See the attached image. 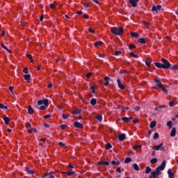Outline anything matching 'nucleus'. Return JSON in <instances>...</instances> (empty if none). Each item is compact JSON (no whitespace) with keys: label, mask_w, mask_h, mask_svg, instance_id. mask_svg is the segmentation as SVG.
Instances as JSON below:
<instances>
[{"label":"nucleus","mask_w":178,"mask_h":178,"mask_svg":"<svg viewBox=\"0 0 178 178\" xmlns=\"http://www.w3.org/2000/svg\"><path fill=\"white\" fill-rule=\"evenodd\" d=\"M165 166H166V161H163L161 165H159L155 171L152 172V175L149 178H158V177L161 175V171L165 169Z\"/></svg>","instance_id":"nucleus-1"},{"label":"nucleus","mask_w":178,"mask_h":178,"mask_svg":"<svg viewBox=\"0 0 178 178\" xmlns=\"http://www.w3.org/2000/svg\"><path fill=\"white\" fill-rule=\"evenodd\" d=\"M161 62L163 63L162 64L159 63H154L155 66L159 67V69H169L170 68V66H172L170 63L165 58H161Z\"/></svg>","instance_id":"nucleus-2"},{"label":"nucleus","mask_w":178,"mask_h":178,"mask_svg":"<svg viewBox=\"0 0 178 178\" xmlns=\"http://www.w3.org/2000/svg\"><path fill=\"white\" fill-rule=\"evenodd\" d=\"M111 31L115 35H122V34H123V29L120 27H118V28L112 27L111 29Z\"/></svg>","instance_id":"nucleus-3"},{"label":"nucleus","mask_w":178,"mask_h":178,"mask_svg":"<svg viewBox=\"0 0 178 178\" xmlns=\"http://www.w3.org/2000/svg\"><path fill=\"white\" fill-rule=\"evenodd\" d=\"M42 104H44L45 106H48L49 104V101L47 99H44V100H39L38 102V105H42Z\"/></svg>","instance_id":"nucleus-4"},{"label":"nucleus","mask_w":178,"mask_h":178,"mask_svg":"<svg viewBox=\"0 0 178 178\" xmlns=\"http://www.w3.org/2000/svg\"><path fill=\"white\" fill-rule=\"evenodd\" d=\"M161 9H162V6L161 5L153 6L152 8V10L153 12H156V13H158V10H161Z\"/></svg>","instance_id":"nucleus-5"},{"label":"nucleus","mask_w":178,"mask_h":178,"mask_svg":"<svg viewBox=\"0 0 178 178\" xmlns=\"http://www.w3.org/2000/svg\"><path fill=\"white\" fill-rule=\"evenodd\" d=\"M162 145H163V143H161V144L159 145L153 146V147H152V149H155V151H159V149H161H161L164 150V148L162 147Z\"/></svg>","instance_id":"nucleus-6"},{"label":"nucleus","mask_w":178,"mask_h":178,"mask_svg":"<svg viewBox=\"0 0 178 178\" xmlns=\"http://www.w3.org/2000/svg\"><path fill=\"white\" fill-rule=\"evenodd\" d=\"M74 126L76 127V129H83V124L79 122H75Z\"/></svg>","instance_id":"nucleus-7"},{"label":"nucleus","mask_w":178,"mask_h":178,"mask_svg":"<svg viewBox=\"0 0 178 178\" xmlns=\"http://www.w3.org/2000/svg\"><path fill=\"white\" fill-rule=\"evenodd\" d=\"M118 140L120 141H124V140H126V134H120L118 136Z\"/></svg>","instance_id":"nucleus-8"},{"label":"nucleus","mask_w":178,"mask_h":178,"mask_svg":"<svg viewBox=\"0 0 178 178\" xmlns=\"http://www.w3.org/2000/svg\"><path fill=\"white\" fill-rule=\"evenodd\" d=\"M117 83L118 84L119 88H120L121 90H124V85L122 83V81H120V79H118Z\"/></svg>","instance_id":"nucleus-9"},{"label":"nucleus","mask_w":178,"mask_h":178,"mask_svg":"<svg viewBox=\"0 0 178 178\" xmlns=\"http://www.w3.org/2000/svg\"><path fill=\"white\" fill-rule=\"evenodd\" d=\"M154 81L156 83V87H159V88H161V87H162L163 86V84H162V83H161V80L156 79H154Z\"/></svg>","instance_id":"nucleus-10"},{"label":"nucleus","mask_w":178,"mask_h":178,"mask_svg":"<svg viewBox=\"0 0 178 178\" xmlns=\"http://www.w3.org/2000/svg\"><path fill=\"white\" fill-rule=\"evenodd\" d=\"M54 175H55V172L54 171H51L50 172H46V176H49V178H55Z\"/></svg>","instance_id":"nucleus-11"},{"label":"nucleus","mask_w":178,"mask_h":178,"mask_svg":"<svg viewBox=\"0 0 178 178\" xmlns=\"http://www.w3.org/2000/svg\"><path fill=\"white\" fill-rule=\"evenodd\" d=\"M104 86H108L109 84V81H111V77L109 76H105L104 77Z\"/></svg>","instance_id":"nucleus-12"},{"label":"nucleus","mask_w":178,"mask_h":178,"mask_svg":"<svg viewBox=\"0 0 178 178\" xmlns=\"http://www.w3.org/2000/svg\"><path fill=\"white\" fill-rule=\"evenodd\" d=\"M168 175L169 178H175V174L173 172H172V170L169 169L168 170Z\"/></svg>","instance_id":"nucleus-13"},{"label":"nucleus","mask_w":178,"mask_h":178,"mask_svg":"<svg viewBox=\"0 0 178 178\" xmlns=\"http://www.w3.org/2000/svg\"><path fill=\"white\" fill-rule=\"evenodd\" d=\"M129 3H131L132 6L136 8L137 6V0H129Z\"/></svg>","instance_id":"nucleus-14"},{"label":"nucleus","mask_w":178,"mask_h":178,"mask_svg":"<svg viewBox=\"0 0 178 178\" xmlns=\"http://www.w3.org/2000/svg\"><path fill=\"white\" fill-rule=\"evenodd\" d=\"M28 113H29V115H33L34 113V110L33 109L31 106H28Z\"/></svg>","instance_id":"nucleus-15"},{"label":"nucleus","mask_w":178,"mask_h":178,"mask_svg":"<svg viewBox=\"0 0 178 178\" xmlns=\"http://www.w3.org/2000/svg\"><path fill=\"white\" fill-rule=\"evenodd\" d=\"M1 47H2V48H3V49H5L6 51H7V52H9V54H12V51L8 49V47H7L6 46H5V44H3V42H1Z\"/></svg>","instance_id":"nucleus-16"},{"label":"nucleus","mask_w":178,"mask_h":178,"mask_svg":"<svg viewBox=\"0 0 178 178\" xmlns=\"http://www.w3.org/2000/svg\"><path fill=\"white\" fill-rule=\"evenodd\" d=\"M175 136H176V128L173 127L170 133V136L175 137Z\"/></svg>","instance_id":"nucleus-17"},{"label":"nucleus","mask_w":178,"mask_h":178,"mask_svg":"<svg viewBox=\"0 0 178 178\" xmlns=\"http://www.w3.org/2000/svg\"><path fill=\"white\" fill-rule=\"evenodd\" d=\"M98 165H106V166H109V161H99Z\"/></svg>","instance_id":"nucleus-18"},{"label":"nucleus","mask_w":178,"mask_h":178,"mask_svg":"<svg viewBox=\"0 0 178 178\" xmlns=\"http://www.w3.org/2000/svg\"><path fill=\"white\" fill-rule=\"evenodd\" d=\"M26 172H27V173H29L30 175H34V170H30L29 167H26Z\"/></svg>","instance_id":"nucleus-19"},{"label":"nucleus","mask_w":178,"mask_h":178,"mask_svg":"<svg viewBox=\"0 0 178 178\" xmlns=\"http://www.w3.org/2000/svg\"><path fill=\"white\" fill-rule=\"evenodd\" d=\"M155 126H156V121H152L150 123L149 127H150V129H154V127H155Z\"/></svg>","instance_id":"nucleus-20"},{"label":"nucleus","mask_w":178,"mask_h":178,"mask_svg":"<svg viewBox=\"0 0 178 178\" xmlns=\"http://www.w3.org/2000/svg\"><path fill=\"white\" fill-rule=\"evenodd\" d=\"M151 62H152L151 58H147L145 60V63H146L147 66H148L149 67V66H151Z\"/></svg>","instance_id":"nucleus-21"},{"label":"nucleus","mask_w":178,"mask_h":178,"mask_svg":"<svg viewBox=\"0 0 178 178\" xmlns=\"http://www.w3.org/2000/svg\"><path fill=\"white\" fill-rule=\"evenodd\" d=\"M31 76L30 74H25L24 76V79L26 80L27 81H29L31 80Z\"/></svg>","instance_id":"nucleus-22"},{"label":"nucleus","mask_w":178,"mask_h":178,"mask_svg":"<svg viewBox=\"0 0 178 178\" xmlns=\"http://www.w3.org/2000/svg\"><path fill=\"white\" fill-rule=\"evenodd\" d=\"M131 36L134 37L135 38H138V37H140V35L137 33L132 32L131 33Z\"/></svg>","instance_id":"nucleus-23"},{"label":"nucleus","mask_w":178,"mask_h":178,"mask_svg":"<svg viewBox=\"0 0 178 178\" xmlns=\"http://www.w3.org/2000/svg\"><path fill=\"white\" fill-rule=\"evenodd\" d=\"M62 118L64 120H66V119H69V118H70V114H63Z\"/></svg>","instance_id":"nucleus-24"},{"label":"nucleus","mask_w":178,"mask_h":178,"mask_svg":"<svg viewBox=\"0 0 178 178\" xmlns=\"http://www.w3.org/2000/svg\"><path fill=\"white\" fill-rule=\"evenodd\" d=\"M63 175H67V176H73L76 172H62Z\"/></svg>","instance_id":"nucleus-25"},{"label":"nucleus","mask_w":178,"mask_h":178,"mask_svg":"<svg viewBox=\"0 0 178 178\" xmlns=\"http://www.w3.org/2000/svg\"><path fill=\"white\" fill-rule=\"evenodd\" d=\"M133 168L134 169H135V170H136L137 172H138V170H140V167H138V164L137 163H134L133 165Z\"/></svg>","instance_id":"nucleus-26"},{"label":"nucleus","mask_w":178,"mask_h":178,"mask_svg":"<svg viewBox=\"0 0 178 178\" xmlns=\"http://www.w3.org/2000/svg\"><path fill=\"white\" fill-rule=\"evenodd\" d=\"M166 106L165 105H161L159 106H157L154 108V111H159V109H162L163 108H165Z\"/></svg>","instance_id":"nucleus-27"},{"label":"nucleus","mask_w":178,"mask_h":178,"mask_svg":"<svg viewBox=\"0 0 178 178\" xmlns=\"http://www.w3.org/2000/svg\"><path fill=\"white\" fill-rule=\"evenodd\" d=\"M170 70H177L178 69V65H172V67H170Z\"/></svg>","instance_id":"nucleus-28"},{"label":"nucleus","mask_w":178,"mask_h":178,"mask_svg":"<svg viewBox=\"0 0 178 178\" xmlns=\"http://www.w3.org/2000/svg\"><path fill=\"white\" fill-rule=\"evenodd\" d=\"M72 113H76V115H79V113H81V109L77 108L76 110L74 111Z\"/></svg>","instance_id":"nucleus-29"},{"label":"nucleus","mask_w":178,"mask_h":178,"mask_svg":"<svg viewBox=\"0 0 178 178\" xmlns=\"http://www.w3.org/2000/svg\"><path fill=\"white\" fill-rule=\"evenodd\" d=\"M90 104L91 105L94 106V105H97V99H92L90 100Z\"/></svg>","instance_id":"nucleus-30"},{"label":"nucleus","mask_w":178,"mask_h":178,"mask_svg":"<svg viewBox=\"0 0 178 178\" xmlns=\"http://www.w3.org/2000/svg\"><path fill=\"white\" fill-rule=\"evenodd\" d=\"M138 42L140 43V44H145V39L144 38H139L138 40Z\"/></svg>","instance_id":"nucleus-31"},{"label":"nucleus","mask_w":178,"mask_h":178,"mask_svg":"<svg viewBox=\"0 0 178 178\" xmlns=\"http://www.w3.org/2000/svg\"><path fill=\"white\" fill-rule=\"evenodd\" d=\"M102 44H104V42H102V41H97V42H96L95 43V47H98L99 45H102Z\"/></svg>","instance_id":"nucleus-32"},{"label":"nucleus","mask_w":178,"mask_h":178,"mask_svg":"<svg viewBox=\"0 0 178 178\" xmlns=\"http://www.w3.org/2000/svg\"><path fill=\"white\" fill-rule=\"evenodd\" d=\"M158 162V159L157 158H154L150 161V163H156Z\"/></svg>","instance_id":"nucleus-33"},{"label":"nucleus","mask_w":178,"mask_h":178,"mask_svg":"<svg viewBox=\"0 0 178 178\" xmlns=\"http://www.w3.org/2000/svg\"><path fill=\"white\" fill-rule=\"evenodd\" d=\"M3 120H4V122H5V123H6V124H9V118H8V117H4L3 118Z\"/></svg>","instance_id":"nucleus-34"},{"label":"nucleus","mask_w":178,"mask_h":178,"mask_svg":"<svg viewBox=\"0 0 178 178\" xmlns=\"http://www.w3.org/2000/svg\"><path fill=\"white\" fill-rule=\"evenodd\" d=\"M160 88H161L162 91L164 92L165 94H168V89H166V88H165L163 85Z\"/></svg>","instance_id":"nucleus-35"},{"label":"nucleus","mask_w":178,"mask_h":178,"mask_svg":"<svg viewBox=\"0 0 178 178\" xmlns=\"http://www.w3.org/2000/svg\"><path fill=\"white\" fill-rule=\"evenodd\" d=\"M121 120H122L123 122H125L126 123L130 122V120H129V118H127V117L122 118Z\"/></svg>","instance_id":"nucleus-36"},{"label":"nucleus","mask_w":178,"mask_h":178,"mask_svg":"<svg viewBox=\"0 0 178 178\" xmlns=\"http://www.w3.org/2000/svg\"><path fill=\"white\" fill-rule=\"evenodd\" d=\"M96 119H97L99 122H102V115H97Z\"/></svg>","instance_id":"nucleus-37"},{"label":"nucleus","mask_w":178,"mask_h":178,"mask_svg":"<svg viewBox=\"0 0 178 178\" xmlns=\"http://www.w3.org/2000/svg\"><path fill=\"white\" fill-rule=\"evenodd\" d=\"M129 162H131V158L127 157L124 160V163H129Z\"/></svg>","instance_id":"nucleus-38"},{"label":"nucleus","mask_w":178,"mask_h":178,"mask_svg":"<svg viewBox=\"0 0 178 178\" xmlns=\"http://www.w3.org/2000/svg\"><path fill=\"white\" fill-rule=\"evenodd\" d=\"M32 131L37 133V129H35V128H31V129H28V133H32Z\"/></svg>","instance_id":"nucleus-39"},{"label":"nucleus","mask_w":178,"mask_h":178,"mask_svg":"<svg viewBox=\"0 0 178 178\" xmlns=\"http://www.w3.org/2000/svg\"><path fill=\"white\" fill-rule=\"evenodd\" d=\"M167 126H168L169 129H172V121H168L167 122Z\"/></svg>","instance_id":"nucleus-40"},{"label":"nucleus","mask_w":178,"mask_h":178,"mask_svg":"<svg viewBox=\"0 0 178 178\" xmlns=\"http://www.w3.org/2000/svg\"><path fill=\"white\" fill-rule=\"evenodd\" d=\"M111 148H112V145H111V143H107L106 145V149H111Z\"/></svg>","instance_id":"nucleus-41"},{"label":"nucleus","mask_w":178,"mask_h":178,"mask_svg":"<svg viewBox=\"0 0 178 178\" xmlns=\"http://www.w3.org/2000/svg\"><path fill=\"white\" fill-rule=\"evenodd\" d=\"M141 145H138L137 146H134L133 147V149H135L136 151H137V152H138V150L137 149V148H141Z\"/></svg>","instance_id":"nucleus-42"},{"label":"nucleus","mask_w":178,"mask_h":178,"mask_svg":"<svg viewBox=\"0 0 178 178\" xmlns=\"http://www.w3.org/2000/svg\"><path fill=\"white\" fill-rule=\"evenodd\" d=\"M129 55H130L131 56H132L133 58H138V56L137 54H135L133 53V52H131V53L129 54Z\"/></svg>","instance_id":"nucleus-43"},{"label":"nucleus","mask_w":178,"mask_h":178,"mask_svg":"<svg viewBox=\"0 0 178 178\" xmlns=\"http://www.w3.org/2000/svg\"><path fill=\"white\" fill-rule=\"evenodd\" d=\"M149 172H151V168H149V167H147L146 168V170H145V173L147 174V175H148V173H149Z\"/></svg>","instance_id":"nucleus-44"},{"label":"nucleus","mask_w":178,"mask_h":178,"mask_svg":"<svg viewBox=\"0 0 178 178\" xmlns=\"http://www.w3.org/2000/svg\"><path fill=\"white\" fill-rule=\"evenodd\" d=\"M119 55H122V51H117L115 53V56H119Z\"/></svg>","instance_id":"nucleus-45"},{"label":"nucleus","mask_w":178,"mask_h":178,"mask_svg":"<svg viewBox=\"0 0 178 178\" xmlns=\"http://www.w3.org/2000/svg\"><path fill=\"white\" fill-rule=\"evenodd\" d=\"M154 140L159 138V134L157 132L154 133Z\"/></svg>","instance_id":"nucleus-46"},{"label":"nucleus","mask_w":178,"mask_h":178,"mask_svg":"<svg viewBox=\"0 0 178 178\" xmlns=\"http://www.w3.org/2000/svg\"><path fill=\"white\" fill-rule=\"evenodd\" d=\"M26 127L29 130V129H31V124H30V123H29V122H26Z\"/></svg>","instance_id":"nucleus-47"},{"label":"nucleus","mask_w":178,"mask_h":178,"mask_svg":"<svg viewBox=\"0 0 178 178\" xmlns=\"http://www.w3.org/2000/svg\"><path fill=\"white\" fill-rule=\"evenodd\" d=\"M90 90H92L93 94H95V86H90Z\"/></svg>","instance_id":"nucleus-48"},{"label":"nucleus","mask_w":178,"mask_h":178,"mask_svg":"<svg viewBox=\"0 0 178 178\" xmlns=\"http://www.w3.org/2000/svg\"><path fill=\"white\" fill-rule=\"evenodd\" d=\"M169 106H175V102L170 101V102H169Z\"/></svg>","instance_id":"nucleus-49"},{"label":"nucleus","mask_w":178,"mask_h":178,"mask_svg":"<svg viewBox=\"0 0 178 178\" xmlns=\"http://www.w3.org/2000/svg\"><path fill=\"white\" fill-rule=\"evenodd\" d=\"M24 73H26L27 74V73H29V68L28 67H25L23 70Z\"/></svg>","instance_id":"nucleus-50"},{"label":"nucleus","mask_w":178,"mask_h":178,"mask_svg":"<svg viewBox=\"0 0 178 178\" xmlns=\"http://www.w3.org/2000/svg\"><path fill=\"white\" fill-rule=\"evenodd\" d=\"M60 127H61L62 130H65V129H66V127H67V125L62 124V125H60Z\"/></svg>","instance_id":"nucleus-51"},{"label":"nucleus","mask_w":178,"mask_h":178,"mask_svg":"<svg viewBox=\"0 0 178 178\" xmlns=\"http://www.w3.org/2000/svg\"><path fill=\"white\" fill-rule=\"evenodd\" d=\"M55 6H56V4H55V3L50 4V8H51V9H54Z\"/></svg>","instance_id":"nucleus-52"},{"label":"nucleus","mask_w":178,"mask_h":178,"mask_svg":"<svg viewBox=\"0 0 178 178\" xmlns=\"http://www.w3.org/2000/svg\"><path fill=\"white\" fill-rule=\"evenodd\" d=\"M116 172H118V173H122L121 168H120V167H118V168L116 169Z\"/></svg>","instance_id":"nucleus-53"},{"label":"nucleus","mask_w":178,"mask_h":178,"mask_svg":"<svg viewBox=\"0 0 178 178\" xmlns=\"http://www.w3.org/2000/svg\"><path fill=\"white\" fill-rule=\"evenodd\" d=\"M40 111H45V109H47V108L45 107V106H41L40 107Z\"/></svg>","instance_id":"nucleus-54"},{"label":"nucleus","mask_w":178,"mask_h":178,"mask_svg":"<svg viewBox=\"0 0 178 178\" xmlns=\"http://www.w3.org/2000/svg\"><path fill=\"white\" fill-rule=\"evenodd\" d=\"M129 49H133V48H136V45L134 44H129Z\"/></svg>","instance_id":"nucleus-55"},{"label":"nucleus","mask_w":178,"mask_h":178,"mask_svg":"<svg viewBox=\"0 0 178 178\" xmlns=\"http://www.w3.org/2000/svg\"><path fill=\"white\" fill-rule=\"evenodd\" d=\"M88 31H90V33H95V31L94 29H92V28H89Z\"/></svg>","instance_id":"nucleus-56"},{"label":"nucleus","mask_w":178,"mask_h":178,"mask_svg":"<svg viewBox=\"0 0 178 178\" xmlns=\"http://www.w3.org/2000/svg\"><path fill=\"white\" fill-rule=\"evenodd\" d=\"M91 74H92L91 72H88V73L86 74V77H88V79H90V77H91Z\"/></svg>","instance_id":"nucleus-57"},{"label":"nucleus","mask_w":178,"mask_h":178,"mask_svg":"<svg viewBox=\"0 0 178 178\" xmlns=\"http://www.w3.org/2000/svg\"><path fill=\"white\" fill-rule=\"evenodd\" d=\"M59 145H61V147H66V145H65L62 142H60L59 143Z\"/></svg>","instance_id":"nucleus-58"},{"label":"nucleus","mask_w":178,"mask_h":178,"mask_svg":"<svg viewBox=\"0 0 178 178\" xmlns=\"http://www.w3.org/2000/svg\"><path fill=\"white\" fill-rule=\"evenodd\" d=\"M40 22H42L44 20V15H42L40 17Z\"/></svg>","instance_id":"nucleus-59"},{"label":"nucleus","mask_w":178,"mask_h":178,"mask_svg":"<svg viewBox=\"0 0 178 178\" xmlns=\"http://www.w3.org/2000/svg\"><path fill=\"white\" fill-rule=\"evenodd\" d=\"M135 111H140V106H136L134 108Z\"/></svg>","instance_id":"nucleus-60"},{"label":"nucleus","mask_w":178,"mask_h":178,"mask_svg":"<svg viewBox=\"0 0 178 178\" xmlns=\"http://www.w3.org/2000/svg\"><path fill=\"white\" fill-rule=\"evenodd\" d=\"M26 57L29 58V59H31L33 58L31 54H26Z\"/></svg>","instance_id":"nucleus-61"},{"label":"nucleus","mask_w":178,"mask_h":178,"mask_svg":"<svg viewBox=\"0 0 178 178\" xmlns=\"http://www.w3.org/2000/svg\"><path fill=\"white\" fill-rule=\"evenodd\" d=\"M121 72L122 73H129V72H127V70H122Z\"/></svg>","instance_id":"nucleus-62"},{"label":"nucleus","mask_w":178,"mask_h":178,"mask_svg":"<svg viewBox=\"0 0 178 178\" xmlns=\"http://www.w3.org/2000/svg\"><path fill=\"white\" fill-rule=\"evenodd\" d=\"M51 118V115H47L44 116V119H49Z\"/></svg>","instance_id":"nucleus-63"},{"label":"nucleus","mask_w":178,"mask_h":178,"mask_svg":"<svg viewBox=\"0 0 178 178\" xmlns=\"http://www.w3.org/2000/svg\"><path fill=\"white\" fill-rule=\"evenodd\" d=\"M143 24H145V26H149V22H143Z\"/></svg>","instance_id":"nucleus-64"}]
</instances>
